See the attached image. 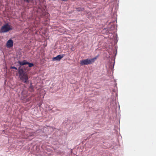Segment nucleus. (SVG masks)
<instances>
[{
	"label": "nucleus",
	"instance_id": "obj_9",
	"mask_svg": "<svg viewBox=\"0 0 156 156\" xmlns=\"http://www.w3.org/2000/svg\"><path fill=\"white\" fill-rule=\"evenodd\" d=\"M11 68L12 69H15L16 70H17V68L14 67V66H11Z\"/></svg>",
	"mask_w": 156,
	"mask_h": 156
},
{
	"label": "nucleus",
	"instance_id": "obj_4",
	"mask_svg": "<svg viewBox=\"0 0 156 156\" xmlns=\"http://www.w3.org/2000/svg\"><path fill=\"white\" fill-rule=\"evenodd\" d=\"M65 55V54H61L58 55L56 57L53 58L52 60L59 61L61 58H63L64 56Z\"/></svg>",
	"mask_w": 156,
	"mask_h": 156
},
{
	"label": "nucleus",
	"instance_id": "obj_2",
	"mask_svg": "<svg viewBox=\"0 0 156 156\" xmlns=\"http://www.w3.org/2000/svg\"><path fill=\"white\" fill-rule=\"evenodd\" d=\"M98 56L91 59H83L80 61V64L81 66H83L85 65H88L92 64L95 62V60L97 59Z\"/></svg>",
	"mask_w": 156,
	"mask_h": 156
},
{
	"label": "nucleus",
	"instance_id": "obj_6",
	"mask_svg": "<svg viewBox=\"0 0 156 156\" xmlns=\"http://www.w3.org/2000/svg\"><path fill=\"white\" fill-rule=\"evenodd\" d=\"M27 62L25 60H24L23 61H19L18 62L20 65L21 66H23L25 65H26Z\"/></svg>",
	"mask_w": 156,
	"mask_h": 156
},
{
	"label": "nucleus",
	"instance_id": "obj_11",
	"mask_svg": "<svg viewBox=\"0 0 156 156\" xmlns=\"http://www.w3.org/2000/svg\"><path fill=\"white\" fill-rule=\"evenodd\" d=\"M24 1L27 2H29V1H28V0H24Z\"/></svg>",
	"mask_w": 156,
	"mask_h": 156
},
{
	"label": "nucleus",
	"instance_id": "obj_5",
	"mask_svg": "<svg viewBox=\"0 0 156 156\" xmlns=\"http://www.w3.org/2000/svg\"><path fill=\"white\" fill-rule=\"evenodd\" d=\"M13 41L11 39H9L6 44V46L8 48L12 47L13 46Z\"/></svg>",
	"mask_w": 156,
	"mask_h": 156
},
{
	"label": "nucleus",
	"instance_id": "obj_7",
	"mask_svg": "<svg viewBox=\"0 0 156 156\" xmlns=\"http://www.w3.org/2000/svg\"><path fill=\"white\" fill-rule=\"evenodd\" d=\"M27 64L28 65V66L30 67H32L34 66V64L32 63H30L28 62H27Z\"/></svg>",
	"mask_w": 156,
	"mask_h": 156
},
{
	"label": "nucleus",
	"instance_id": "obj_8",
	"mask_svg": "<svg viewBox=\"0 0 156 156\" xmlns=\"http://www.w3.org/2000/svg\"><path fill=\"white\" fill-rule=\"evenodd\" d=\"M83 9L81 8H76V10L78 11H83Z\"/></svg>",
	"mask_w": 156,
	"mask_h": 156
},
{
	"label": "nucleus",
	"instance_id": "obj_1",
	"mask_svg": "<svg viewBox=\"0 0 156 156\" xmlns=\"http://www.w3.org/2000/svg\"><path fill=\"white\" fill-rule=\"evenodd\" d=\"M25 70L24 66L21 67L20 66L18 69V73L19 78L24 83H27L28 82L29 78Z\"/></svg>",
	"mask_w": 156,
	"mask_h": 156
},
{
	"label": "nucleus",
	"instance_id": "obj_10",
	"mask_svg": "<svg viewBox=\"0 0 156 156\" xmlns=\"http://www.w3.org/2000/svg\"><path fill=\"white\" fill-rule=\"evenodd\" d=\"M30 88H31V89L33 90V86L32 85V84L31 83L30 84Z\"/></svg>",
	"mask_w": 156,
	"mask_h": 156
},
{
	"label": "nucleus",
	"instance_id": "obj_3",
	"mask_svg": "<svg viewBox=\"0 0 156 156\" xmlns=\"http://www.w3.org/2000/svg\"><path fill=\"white\" fill-rule=\"evenodd\" d=\"M12 29V26L8 24H6L2 27L0 30V33H4L7 32Z\"/></svg>",
	"mask_w": 156,
	"mask_h": 156
}]
</instances>
